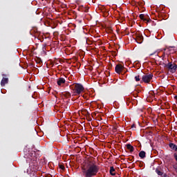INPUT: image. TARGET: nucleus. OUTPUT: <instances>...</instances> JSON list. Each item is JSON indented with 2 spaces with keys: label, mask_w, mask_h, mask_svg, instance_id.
<instances>
[{
  "label": "nucleus",
  "mask_w": 177,
  "mask_h": 177,
  "mask_svg": "<svg viewBox=\"0 0 177 177\" xmlns=\"http://www.w3.org/2000/svg\"><path fill=\"white\" fill-rule=\"evenodd\" d=\"M99 169V166L96 164L88 162L86 164V167L82 169L83 177H95L97 175Z\"/></svg>",
  "instance_id": "1"
},
{
  "label": "nucleus",
  "mask_w": 177,
  "mask_h": 177,
  "mask_svg": "<svg viewBox=\"0 0 177 177\" xmlns=\"http://www.w3.org/2000/svg\"><path fill=\"white\" fill-rule=\"evenodd\" d=\"M70 88L71 91H73V96H78L80 93H82L84 92V90L85 89L84 88V86L79 83H74L72 85L70 86Z\"/></svg>",
  "instance_id": "2"
},
{
  "label": "nucleus",
  "mask_w": 177,
  "mask_h": 177,
  "mask_svg": "<svg viewBox=\"0 0 177 177\" xmlns=\"http://www.w3.org/2000/svg\"><path fill=\"white\" fill-rule=\"evenodd\" d=\"M151 80H153V73L144 75L142 77V82H145V84H149Z\"/></svg>",
  "instance_id": "3"
},
{
  "label": "nucleus",
  "mask_w": 177,
  "mask_h": 177,
  "mask_svg": "<svg viewBox=\"0 0 177 177\" xmlns=\"http://www.w3.org/2000/svg\"><path fill=\"white\" fill-rule=\"evenodd\" d=\"M167 68L170 70L171 73H175L176 71L177 65L176 64H173L171 62H169L167 64Z\"/></svg>",
  "instance_id": "4"
},
{
  "label": "nucleus",
  "mask_w": 177,
  "mask_h": 177,
  "mask_svg": "<svg viewBox=\"0 0 177 177\" xmlns=\"http://www.w3.org/2000/svg\"><path fill=\"white\" fill-rule=\"evenodd\" d=\"M139 17L141 20H143V21H147V23L151 21V19H150V17L147 15L140 14Z\"/></svg>",
  "instance_id": "5"
},
{
  "label": "nucleus",
  "mask_w": 177,
  "mask_h": 177,
  "mask_svg": "<svg viewBox=\"0 0 177 177\" xmlns=\"http://www.w3.org/2000/svg\"><path fill=\"white\" fill-rule=\"evenodd\" d=\"M115 71L117 74H121L124 71V66L120 64H117L115 67Z\"/></svg>",
  "instance_id": "6"
},
{
  "label": "nucleus",
  "mask_w": 177,
  "mask_h": 177,
  "mask_svg": "<svg viewBox=\"0 0 177 177\" xmlns=\"http://www.w3.org/2000/svg\"><path fill=\"white\" fill-rule=\"evenodd\" d=\"M57 84L59 86H62L63 84H66V79L63 77H59L57 80Z\"/></svg>",
  "instance_id": "7"
},
{
  "label": "nucleus",
  "mask_w": 177,
  "mask_h": 177,
  "mask_svg": "<svg viewBox=\"0 0 177 177\" xmlns=\"http://www.w3.org/2000/svg\"><path fill=\"white\" fill-rule=\"evenodd\" d=\"M137 44H142L143 42V36L142 35H137L136 38Z\"/></svg>",
  "instance_id": "8"
},
{
  "label": "nucleus",
  "mask_w": 177,
  "mask_h": 177,
  "mask_svg": "<svg viewBox=\"0 0 177 177\" xmlns=\"http://www.w3.org/2000/svg\"><path fill=\"white\" fill-rule=\"evenodd\" d=\"M8 82H9V79L8 77H3V79L1 81V86H5V85H6Z\"/></svg>",
  "instance_id": "9"
},
{
  "label": "nucleus",
  "mask_w": 177,
  "mask_h": 177,
  "mask_svg": "<svg viewBox=\"0 0 177 177\" xmlns=\"http://www.w3.org/2000/svg\"><path fill=\"white\" fill-rule=\"evenodd\" d=\"M169 147H170V149H171V150H174V151H177V145L170 142L169 143Z\"/></svg>",
  "instance_id": "10"
},
{
  "label": "nucleus",
  "mask_w": 177,
  "mask_h": 177,
  "mask_svg": "<svg viewBox=\"0 0 177 177\" xmlns=\"http://www.w3.org/2000/svg\"><path fill=\"white\" fill-rule=\"evenodd\" d=\"M62 95L64 96L66 99H70L71 97V93L68 91H65L62 93Z\"/></svg>",
  "instance_id": "11"
},
{
  "label": "nucleus",
  "mask_w": 177,
  "mask_h": 177,
  "mask_svg": "<svg viewBox=\"0 0 177 177\" xmlns=\"http://www.w3.org/2000/svg\"><path fill=\"white\" fill-rule=\"evenodd\" d=\"M126 146H127V149L129 150L130 153L133 152V151L135 150V148L133 147V146H131V144H127Z\"/></svg>",
  "instance_id": "12"
},
{
  "label": "nucleus",
  "mask_w": 177,
  "mask_h": 177,
  "mask_svg": "<svg viewBox=\"0 0 177 177\" xmlns=\"http://www.w3.org/2000/svg\"><path fill=\"white\" fill-rule=\"evenodd\" d=\"M114 172H115V169H114V167L111 166L109 169V174H111L112 176H115V173Z\"/></svg>",
  "instance_id": "13"
},
{
  "label": "nucleus",
  "mask_w": 177,
  "mask_h": 177,
  "mask_svg": "<svg viewBox=\"0 0 177 177\" xmlns=\"http://www.w3.org/2000/svg\"><path fill=\"white\" fill-rule=\"evenodd\" d=\"M138 156L140 157V158H145L146 157V152L145 151H141Z\"/></svg>",
  "instance_id": "14"
},
{
  "label": "nucleus",
  "mask_w": 177,
  "mask_h": 177,
  "mask_svg": "<svg viewBox=\"0 0 177 177\" xmlns=\"http://www.w3.org/2000/svg\"><path fill=\"white\" fill-rule=\"evenodd\" d=\"M155 171L159 176H162V175H164V172L160 171V169L158 168H156Z\"/></svg>",
  "instance_id": "15"
},
{
  "label": "nucleus",
  "mask_w": 177,
  "mask_h": 177,
  "mask_svg": "<svg viewBox=\"0 0 177 177\" xmlns=\"http://www.w3.org/2000/svg\"><path fill=\"white\" fill-rule=\"evenodd\" d=\"M35 62L37 64H42V59H41V58L35 59Z\"/></svg>",
  "instance_id": "16"
},
{
  "label": "nucleus",
  "mask_w": 177,
  "mask_h": 177,
  "mask_svg": "<svg viewBox=\"0 0 177 177\" xmlns=\"http://www.w3.org/2000/svg\"><path fill=\"white\" fill-rule=\"evenodd\" d=\"M153 55H155V56H158V57H160V56H158V53H157V50H155L153 53H151V54H149V56H153Z\"/></svg>",
  "instance_id": "17"
},
{
  "label": "nucleus",
  "mask_w": 177,
  "mask_h": 177,
  "mask_svg": "<svg viewBox=\"0 0 177 177\" xmlns=\"http://www.w3.org/2000/svg\"><path fill=\"white\" fill-rule=\"evenodd\" d=\"M135 80L136 81V82H138V81H140V75H137L135 76Z\"/></svg>",
  "instance_id": "18"
},
{
  "label": "nucleus",
  "mask_w": 177,
  "mask_h": 177,
  "mask_svg": "<svg viewBox=\"0 0 177 177\" xmlns=\"http://www.w3.org/2000/svg\"><path fill=\"white\" fill-rule=\"evenodd\" d=\"M162 66L163 67L166 68H168V64H165V63H163V64H162Z\"/></svg>",
  "instance_id": "19"
},
{
  "label": "nucleus",
  "mask_w": 177,
  "mask_h": 177,
  "mask_svg": "<svg viewBox=\"0 0 177 177\" xmlns=\"http://www.w3.org/2000/svg\"><path fill=\"white\" fill-rule=\"evenodd\" d=\"M59 168H60V169H62V170L65 169L64 165H60Z\"/></svg>",
  "instance_id": "20"
},
{
  "label": "nucleus",
  "mask_w": 177,
  "mask_h": 177,
  "mask_svg": "<svg viewBox=\"0 0 177 177\" xmlns=\"http://www.w3.org/2000/svg\"><path fill=\"white\" fill-rule=\"evenodd\" d=\"M131 128H136V125L132 124Z\"/></svg>",
  "instance_id": "21"
},
{
  "label": "nucleus",
  "mask_w": 177,
  "mask_h": 177,
  "mask_svg": "<svg viewBox=\"0 0 177 177\" xmlns=\"http://www.w3.org/2000/svg\"><path fill=\"white\" fill-rule=\"evenodd\" d=\"M173 168H174V169H176V171H177V166H174Z\"/></svg>",
  "instance_id": "22"
},
{
  "label": "nucleus",
  "mask_w": 177,
  "mask_h": 177,
  "mask_svg": "<svg viewBox=\"0 0 177 177\" xmlns=\"http://www.w3.org/2000/svg\"><path fill=\"white\" fill-rule=\"evenodd\" d=\"M163 177H168V176L167 175V174H164Z\"/></svg>",
  "instance_id": "23"
}]
</instances>
